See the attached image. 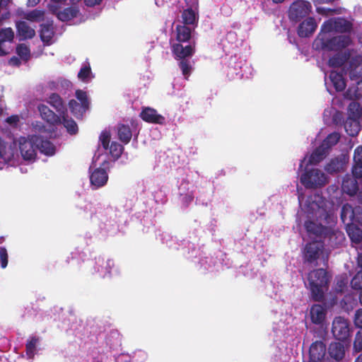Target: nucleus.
Returning a JSON list of instances; mask_svg holds the SVG:
<instances>
[{
	"mask_svg": "<svg viewBox=\"0 0 362 362\" xmlns=\"http://www.w3.org/2000/svg\"><path fill=\"white\" fill-rule=\"evenodd\" d=\"M48 103L56 109L59 115L64 112V107L63 105L62 99L58 94H51L48 98Z\"/></svg>",
	"mask_w": 362,
	"mask_h": 362,
	"instance_id": "ea45409f",
	"label": "nucleus"
},
{
	"mask_svg": "<svg viewBox=\"0 0 362 362\" xmlns=\"http://www.w3.org/2000/svg\"><path fill=\"white\" fill-rule=\"evenodd\" d=\"M362 214V206H358L354 208L349 204H344L341 211V218L343 223L354 224V216Z\"/></svg>",
	"mask_w": 362,
	"mask_h": 362,
	"instance_id": "a211bd4d",
	"label": "nucleus"
},
{
	"mask_svg": "<svg viewBox=\"0 0 362 362\" xmlns=\"http://www.w3.org/2000/svg\"><path fill=\"white\" fill-rule=\"evenodd\" d=\"M354 160L356 163H362V146H358L354 151Z\"/></svg>",
	"mask_w": 362,
	"mask_h": 362,
	"instance_id": "4d7b16f0",
	"label": "nucleus"
},
{
	"mask_svg": "<svg viewBox=\"0 0 362 362\" xmlns=\"http://www.w3.org/2000/svg\"><path fill=\"white\" fill-rule=\"evenodd\" d=\"M20 117L14 115L7 117L5 120L6 123L8 124L12 128H16L20 124Z\"/></svg>",
	"mask_w": 362,
	"mask_h": 362,
	"instance_id": "3c124183",
	"label": "nucleus"
},
{
	"mask_svg": "<svg viewBox=\"0 0 362 362\" xmlns=\"http://www.w3.org/2000/svg\"><path fill=\"white\" fill-rule=\"evenodd\" d=\"M253 68L245 60V64L243 65V68L241 70V73H243V78H250L253 75Z\"/></svg>",
	"mask_w": 362,
	"mask_h": 362,
	"instance_id": "5fc2aeb1",
	"label": "nucleus"
},
{
	"mask_svg": "<svg viewBox=\"0 0 362 362\" xmlns=\"http://www.w3.org/2000/svg\"><path fill=\"white\" fill-rule=\"evenodd\" d=\"M197 11L192 8H186L184 10L182 17L185 24L192 25L197 21Z\"/></svg>",
	"mask_w": 362,
	"mask_h": 362,
	"instance_id": "a19ab883",
	"label": "nucleus"
},
{
	"mask_svg": "<svg viewBox=\"0 0 362 362\" xmlns=\"http://www.w3.org/2000/svg\"><path fill=\"white\" fill-rule=\"evenodd\" d=\"M245 64V60L238 57L236 54L229 58L227 65V76L229 79L242 78L243 73L241 70Z\"/></svg>",
	"mask_w": 362,
	"mask_h": 362,
	"instance_id": "f3484780",
	"label": "nucleus"
},
{
	"mask_svg": "<svg viewBox=\"0 0 362 362\" xmlns=\"http://www.w3.org/2000/svg\"><path fill=\"white\" fill-rule=\"evenodd\" d=\"M329 279L327 272L323 269L311 271L308 275V288L313 300L320 301L324 298L327 289Z\"/></svg>",
	"mask_w": 362,
	"mask_h": 362,
	"instance_id": "6e6552de",
	"label": "nucleus"
},
{
	"mask_svg": "<svg viewBox=\"0 0 362 362\" xmlns=\"http://www.w3.org/2000/svg\"><path fill=\"white\" fill-rule=\"evenodd\" d=\"M354 349L357 352L362 351V331L358 332L356 334Z\"/></svg>",
	"mask_w": 362,
	"mask_h": 362,
	"instance_id": "864d4df0",
	"label": "nucleus"
},
{
	"mask_svg": "<svg viewBox=\"0 0 362 362\" xmlns=\"http://www.w3.org/2000/svg\"><path fill=\"white\" fill-rule=\"evenodd\" d=\"M8 265V253L4 247H0V267L5 269Z\"/></svg>",
	"mask_w": 362,
	"mask_h": 362,
	"instance_id": "8fccbe9b",
	"label": "nucleus"
},
{
	"mask_svg": "<svg viewBox=\"0 0 362 362\" xmlns=\"http://www.w3.org/2000/svg\"><path fill=\"white\" fill-rule=\"evenodd\" d=\"M328 153L329 152L327 150L320 145L310 155L309 163L310 164L316 165L322 161L328 155Z\"/></svg>",
	"mask_w": 362,
	"mask_h": 362,
	"instance_id": "e433bc0d",
	"label": "nucleus"
},
{
	"mask_svg": "<svg viewBox=\"0 0 362 362\" xmlns=\"http://www.w3.org/2000/svg\"><path fill=\"white\" fill-rule=\"evenodd\" d=\"M358 119L356 117H348L344 122V129L351 136H356L361 130Z\"/></svg>",
	"mask_w": 362,
	"mask_h": 362,
	"instance_id": "2f4dec72",
	"label": "nucleus"
},
{
	"mask_svg": "<svg viewBox=\"0 0 362 362\" xmlns=\"http://www.w3.org/2000/svg\"><path fill=\"white\" fill-rule=\"evenodd\" d=\"M354 324L356 327L362 328V308L356 310L354 317Z\"/></svg>",
	"mask_w": 362,
	"mask_h": 362,
	"instance_id": "13d9d810",
	"label": "nucleus"
},
{
	"mask_svg": "<svg viewBox=\"0 0 362 362\" xmlns=\"http://www.w3.org/2000/svg\"><path fill=\"white\" fill-rule=\"evenodd\" d=\"M354 96L356 98H360L362 97V78L357 81L354 91Z\"/></svg>",
	"mask_w": 362,
	"mask_h": 362,
	"instance_id": "052dcab7",
	"label": "nucleus"
},
{
	"mask_svg": "<svg viewBox=\"0 0 362 362\" xmlns=\"http://www.w3.org/2000/svg\"><path fill=\"white\" fill-rule=\"evenodd\" d=\"M351 23L343 18H331L324 22L321 31L313 42L315 49L339 50L351 43V37L347 35L334 36V33H343L349 31Z\"/></svg>",
	"mask_w": 362,
	"mask_h": 362,
	"instance_id": "f03ea898",
	"label": "nucleus"
},
{
	"mask_svg": "<svg viewBox=\"0 0 362 362\" xmlns=\"http://www.w3.org/2000/svg\"><path fill=\"white\" fill-rule=\"evenodd\" d=\"M341 189L344 193L349 196L355 195L358 189L356 178L346 175L343 179Z\"/></svg>",
	"mask_w": 362,
	"mask_h": 362,
	"instance_id": "bb28decb",
	"label": "nucleus"
},
{
	"mask_svg": "<svg viewBox=\"0 0 362 362\" xmlns=\"http://www.w3.org/2000/svg\"><path fill=\"white\" fill-rule=\"evenodd\" d=\"M49 9L54 13L59 20L68 22L76 18L79 14V10L76 6L64 8L63 11H57L55 6H50Z\"/></svg>",
	"mask_w": 362,
	"mask_h": 362,
	"instance_id": "6ab92c4d",
	"label": "nucleus"
},
{
	"mask_svg": "<svg viewBox=\"0 0 362 362\" xmlns=\"http://www.w3.org/2000/svg\"><path fill=\"white\" fill-rule=\"evenodd\" d=\"M333 112H334V107H329L325 109L323 113L324 119L327 123L331 122V119L333 115Z\"/></svg>",
	"mask_w": 362,
	"mask_h": 362,
	"instance_id": "bf43d9fd",
	"label": "nucleus"
},
{
	"mask_svg": "<svg viewBox=\"0 0 362 362\" xmlns=\"http://www.w3.org/2000/svg\"><path fill=\"white\" fill-rule=\"evenodd\" d=\"M309 315L313 324L322 325L325 320L327 310L324 306L315 304L311 306Z\"/></svg>",
	"mask_w": 362,
	"mask_h": 362,
	"instance_id": "5701e85b",
	"label": "nucleus"
},
{
	"mask_svg": "<svg viewBox=\"0 0 362 362\" xmlns=\"http://www.w3.org/2000/svg\"><path fill=\"white\" fill-rule=\"evenodd\" d=\"M83 209L85 211L90 212L92 221L98 223L101 230L110 234H114L117 231L118 226L115 220L116 213L112 207L100 209L93 215L91 213L93 209L91 203H86Z\"/></svg>",
	"mask_w": 362,
	"mask_h": 362,
	"instance_id": "39448f33",
	"label": "nucleus"
},
{
	"mask_svg": "<svg viewBox=\"0 0 362 362\" xmlns=\"http://www.w3.org/2000/svg\"><path fill=\"white\" fill-rule=\"evenodd\" d=\"M352 174L353 176L356 178H361L362 177V163H356L352 168Z\"/></svg>",
	"mask_w": 362,
	"mask_h": 362,
	"instance_id": "6e6d98bb",
	"label": "nucleus"
},
{
	"mask_svg": "<svg viewBox=\"0 0 362 362\" xmlns=\"http://www.w3.org/2000/svg\"><path fill=\"white\" fill-rule=\"evenodd\" d=\"M18 154L11 145L0 137V170L5 166H15L18 163Z\"/></svg>",
	"mask_w": 362,
	"mask_h": 362,
	"instance_id": "9d476101",
	"label": "nucleus"
},
{
	"mask_svg": "<svg viewBox=\"0 0 362 362\" xmlns=\"http://www.w3.org/2000/svg\"><path fill=\"white\" fill-rule=\"evenodd\" d=\"M9 64L13 66H18L20 64V61L18 57H13L9 60Z\"/></svg>",
	"mask_w": 362,
	"mask_h": 362,
	"instance_id": "0e129e2a",
	"label": "nucleus"
},
{
	"mask_svg": "<svg viewBox=\"0 0 362 362\" xmlns=\"http://www.w3.org/2000/svg\"><path fill=\"white\" fill-rule=\"evenodd\" d=\"M156 236L162 244L170 249L179 250L181 248L184 250V255H187L188 258L197 257L199 254V250L195 247L194 243L185 240L180 243L176 237L173 236L168 232L161 231L160 229H158L156 231Z\"/></svg>",
	"mask_w": 362,
	"mask_h": 362,
	"instance_id": "0eeeda50",
	"label": "nucleus"
},
{
	"mask_svg": "<svg viewBox=\"0 0 362 362\" xmlns=\"http://www.w3.org/2000/svg\"><path fill=\"white\" fill-rule=\"evenodd\" d=\"M357 262L358 266L361 268L360 271H362V253L358 254Z\"/></svg>",
	"mask_w": 362,
	"mask_h": 362,
	"instance_id": "338daca9",
	"label": "nucleus"
},
{
	"mask_svg": "<svg viewBox=\"0 0 362 362\" xmlns=\"http://www.w3.org/2000/svg\"><path fill=\"white\" fill-rule=\"evenodd\" d=\"M102 0H84V2L88 6H94L95 5L99 4Z\"/></svg>",
	"mask_w": 362,
	"mask_h": 362,
	"instance_id": "e2e57ef3",
	"label": "nucleus"
},
{
	"mask_svg": "<svg viewBox=\"0 0 362 362\" xmlns=\"http://www.w3.org/2000/svg\"><path fill=\"white\" fill-rule=\"evenodd\" d=\"M15 143L18 144L23 160L29 162L35 160L37 150L48 156H52L56 153L55 146L42 135L21 136Z\"/></svg>",
	"mask_w": 362,
	"mask_h": 362,
	"instance_id": "7ed1b4c3",
	"label": "nucleus"
},
{
	"mask_svg": "<svg viewBox=\"0 0 362 362\" xmlns=\"http://www.w3.org/2000/svg\"><path fill=\"white\" fill-rule=\"evenodd\" d=\"M187 4V8L198 10V0H185Z\"/></svg>",
	"mask_w": 362,
	"mask_h": 362,
	"instance_id": "680f3d73",
	"label": "nucleus"
},
{
	"mask_svg": "<svg viewBox=\"0 0 362 362\" xmlns=\"http://www.w3.org/2000/svg\"><path fill=\"white\" fill-rule=\"evenodd\" d=\"M16 52L21 59L27 62L30 56L28 47L24 44L19 45L16 48Z\"/></svg>",
	"mask_w": 362,
	"mask_h": 362,
	"instance_id": "49530a36",
	"label": "nucleus"
},
{
	"mask_svg": "<svg viewBox=\"0 0 362 362\" xmlns=\"http://www.w3.org/2000/svg\"><path fill=\"white\" fill-rule=\"evenodd\" d=\"M40 0H28V4L30 6H35Z\"/></svg>",
	"mask_w": 362,
	"mask_h": 362,
	"instance_id": "774afa93",
	"label": "nucleus"
},
{
	"mask_svg": "<svg viewBox=\"0 0 362 362\" xmlns=\"http://www.w3.org/2000/svg\"><path fill=\"white\" fill-rule=\"evenodd\" d=\"M346 159L344 157L335 158L329 160L325 166V170L329 174L337 173L344 170Z\"/></svg>",
	"mask_w": 362,
	"mask_h": 362,
	"instance_id": "a878e982",
	"label": "nucleus"
},
{
	"mask_svg": "<svg viewBox=\"0 0 362 362\" xmlns=\"http://www.w3.org/2000/svg\"><path fill=\"white\" fill-rule=\"evenodd\" d=\"M152 194L153 199L157 204H163L167 200L165 193L161 189H158V190L153 192Z\"/></svg>",
	"mask_w": 362,
	"mask_h": 362,
	"instance_id": "09e8293b",
	"label": "nucleus"
},
{
	"mask_svg": "<svg viewBox=\"0 0 362 362\" xmlns=\"http://www.w3.org/2000/svg\"><path fill=\"white\" fill-rule=\"evenodd\" d=\"M349 59V54L346 52H338L329 58L328 65L330 67H339L346 63Z\"/></svg>",
	"mask_w": 362,
	"mask_h": 362,
	"instance_id": "72a5a7b5",
	"label": "nucleus"
},
{
	"mask_svg": "<svg viewBox=\"0 0 362 362\" xmlns=\"http://www.w3.org/2000/svg\"><path fill=\"white\" fill-rule=\"evenodd\" d=\"M298 199L301 210L306 214L308 218L304 224L305 228L309 237L313 240L304 249L305 263L317 266L320 261L326 264L328 261V253L324 249L326 243L332 246L333 244L329 241L333 238L343 240L344 234L334 233L326 226L334 222V217L330 204L322 196L314 194L305 204L302 194L298 195Z\"/></svg>",
	"mask_w": 362,
	"mask_h": 362,
	"instance_id": "f257e3e1",
	"label": "nucleus"
},
{
	"mask_svg": "<svg viewBox=\"0 0 362 362\" xmlns=\"http://www.w3.org/2000/svg\"><path fill=\"white\" fill-rule=\"evenodd\" d=\"M119 139L124 144H127L132 136L130 127L128 125L120 124L117 129Z\"/></svg>",
	"mask_w": 362,
	"mask_h": 362,
	"instance_id": "58836bf2",
	"label": "nucleus"
},
{
	"mask_svg": "<svg viewBox=\"0 0 362 362\" xmlns=\"http://www.w3.org/2000/svg\"><path fill=\"white\" fill-rule=\"evenodd\" d=\"M16 28L21 40L30 39L35 34V30L25 21L18 22Z\"/></svg>",
	"mask_w": 362,
	"mask_h": 362,
	"instance_id": "cd10ccee",
	"label": "nucleus"
},
{
	"mask_svg": "<svg viewBox=\"0 0 362 362\" xmlns=\"http://www.w3.org/2000/svg\"><path fill=\"white\" fill-rule=\"evenodd\" d=\"M331 119V122L334 124H341L344 122V116L341 112L338 111L334 108V112Z\"/></svg>",
	"mask_w": 362,
	"mask_h": 362,
	"instance_id": "603ef678",
	"label": "nucleus"
},
{
	"mask_svg": "<svg viewBox=\"0 0 362 362\" xmlns=\"http://www.w3.org/2000/svg\"><path fill=\"white\" fill-rule=\"evenodd\" d=\"M40 338L35 336L30 337L25 345V356L28 359H33L38 352Z\"/></svg>",
	"mask_w": 362,
	"mask_h": 362,
	"instance_id": "7c9ffc66",
	"label": "nucleus"
},
{
	"mask_svg": "<svg viewBox=\"0 0 362 362\" xmlns=\"http://www.w3.org/2000/svg\"><path fill=\"white\" fill-rule=\"evenodd\" d=\"M239 44L238 36L235 32L230 30L221 39L220 45L223 52H230V50L238 47Z\"/></svg>",
	"mask_w": 362,
	"mask_h": 362,
	"instance_id": "412c9836",
	"label": "nucleus"
},
{
	"mask_svg": "<svg viewBox=\"0 0 362 362\" xmlns=\"http://www.w3.org/2000/svg\"><path fill=\"white\" fill-rule=\"evenodd\" d=\"M328 352L331 358L339 361L344 356V346L341 342H332L329 344Z\"/></svg>",
	"mask_w": 362,
	"mask_h": 362,
	"instance_id": "473e14b6",
	"label": "nucleus"
},
{
	"mask_svg": "<svg viewBox=\"0 0 362 362\" xmlns=\"http://www.w3.org/2000/svg\"><path fill=\"white\" fill-rule=\"evenodd\" d=\"M61 117V123L63 124L64 127L66 129L67 132L71 134H76L78 132V126L76 123V122L72 119L71 118H69L66 113L63 112L60 115Z\"/></svg>",
	"mask_w": 362,
	"mask_h": 362,
	"instance_id": "c9c22d12",
	"label": "nucleus"
},
{
	"mask_svg": "<svg viewBox=\"0 0 362 362\" xmlns=\"http://www.w3.org/2000/svg\"><path fill=\"white\" fill-rule=\"evenodd\" d=\"M95 77L90 68V63L88 60L83 62L81 69L78 73V78L83 83H88L90 82Z\"/></svg>",
	"mask_w": 362,
	"mask_h": 362,
	"instance_id": "c756f323",
	"label": "nucleus"
},
{
	"mask_svg": "<svg viewBox=\"0 0 362 362\" xmlns=\"http://www.w3.org/2000/svg\"><path fill=\"white\" fill-rule=\"evenodd\" d=\"M348 321L342 317H336L332 322V332L339 340H346L349 336Z\"/></svg>",
	"mask_w": 362,
	"mask_h": 362,
	"instance_id": "dca6fc26",
	"label": "nucleus"
},
{
	"mask_svg": "<svg viewBox=\"0 0 362 362\" xmlns=\"http://www.w3.org/2000/svg\"><path fill=\"white\" fill-rule=\"evenodd\" d=\"M94 269L103 278L111 277L114 274H117L118 271L115 269V263L112 259H108L105 261L102 257L95 258Z\"/></svg>",
	"mask_w": 362,
	"mask_h": 362,
	"instance_id": "2eb2a0df",
	"label": "nucleus"
},
{
	"mask_svg": "<svg viewBox=\"0 0 362 362\" xmlns=\"http://www.w3.org/2000/svg\"><path fill=\"white\" fill-rule=\"evenodd\" d=\"M76 97L80 103L71 100L69 103V106L72 114L76 118H79L81 117L83 113L88 110L89 101L86 92L81 90L76 91Z\"/></svg>",
	"mask_w": 362,
	"mask_h": 362,
	"instance_id": "9b49d317",
	"label": "nucleus"
},
{
	"mask_svg": "<svg viewBox=\"0 0 362 362\" xmlns=\"http://www.w3.org/2000/svg\"><path fill=\"white\" fill-rule=\"evenodd\" d=\"M140 117L143 120L149 123L163 124L165 122V117L151 107L143 108L140 113Z\"/></svg>",
	"mask_w": 362,
	"mask_h": 362,
	"instance_id": "4be33fe9",
	"label": "nucleus"
},
{
	"mask_svg": "<svg viewBox=\"0 0 362 362\" xmlns=\"http://www.w3.org/2000/svg\"><path fill=\"white\" fill-rule=\"evenodd\" d=\"M199 264L201 267L206 271L214 272L215 270H218L219 265L212 262L211 257H204V259H201L199 261Z\"/></svg>",
	"mask_w": 362,
	"mask_h": 362,
	"instance_id": "37998d69",
	"label": "nucleus"
},
{
	"mask_svg": "<svg viewBox=\"0 0 362 362\" xmlns=\"http://www.w3.org/2000/svg\"><path fill=\"white\" fill-rule=\"evenodd\" d=\"M340 139V134L338 132H332L327 135L323 140L321 146L329 152L331 148L335 146Z\"/></svg>",
	"mask_w": 362,
	"mask_h": 362,
	"instance_id": "4c0bfd02",
	"label": "nucleus"
},
{
	"mask_svg": "<svg viewBox=\"0 0 362 362\" xmlns=\"http://www.w3.org/2000/svg\"><path fill=\"white\" fill-rule=\"evenodd\" d=\"M176 30L177 42L173 44L172 50L175 57L181 59L179 66L185 78L187 79L191 73L192 66L189 59L185 58L190 57L193 53V48L188 42L191 37V30L185 25H177Z\"/></svg>",
	"mask_w": 362,
	"mask_h": 362,
	"instance_id": "20e7f679",
	"label": "nucleus"
},
{
	"mask_svg": "<svg viewBox=\"0 0 362 362\" xmlns=\"http://www.w3.org/2000/svg\"><path fill=\"white\" fill-rule=\"evenodd\" d=\"M300 180L307 189H317L327 183L328 176L321 169L307 167L300 175Z\"/></svg>",
	"mask_w": 362,
	"mask_h": 362,
	"instance_id": "1a4fd4ad",
	"label": "nucleus"
},
{
	"mask_svg": "<svg viewBox=\"0 0 362 362\" xmlns=\"http://www.w3.org/2000/svg\"><path fill=\"white\" fill-rule=\"evenodd\" d=\"M101 151L100 147H99L98 153L94 155L92 164L90 166V170L95 168L90 175L91 187L95 189L105 185L108 180V175L105 170L108 165L107 156L106 153L103 154Z\"/></svg>",
	"mask_w": 362,
	"mask_h": 362,
	"instance_id": "423d86ee",
	"label": "nucleus"
},
{
	"mask_svg": "<svg viewBox=\"0 0 362 362\" xmlns=\"http://www.w3.org/2000/svg\"><path fill=\"white\" fill-rule=\"evenodd\" d=\"M110 140V132L107 130L103 131L99 136V144L102 146L103 151L105 153L108 151L114 159H117L123 151V146L117 142L112 141L109 147Z\"/></svg>",
	"mask_w": 362,
	"mask_h": 362,
	"instance_id": "4468645a",
	"label": "nucleus"
},
{
	"mask_svg": "<svg viewBox=\"0 0 362 362\" xmlns=\"http://www.w3.org/2000/svg\"><path fill=\"white\" fill-rule=\"evenodd\" d=\"M41 117L49 124L54 126L61 123L60 115H57L47 105L40 104L37 107Z\"/></svg>",
	"mask_w": 362,
	"mask_h": 362,
	"instance_id": "b1692460",
	"label": "nucleus"
},
{
	"mask_svg": "<svg viewBox=\"0 0 362 362\" xmlns=\"http://www.w3.org/2000/svg\"><path fill=\"white\" fill-rule=\"evenodd\" d=\"M354 222L362 226V214H356V216H354Z\"/></svg>",
	"mask_w": 362,
	"mask_h": 362,
	"instance_id": "69168bd1",
	"label": "nucleus"
},
{
	"mask_svg": "<svg viewBox=\"0 0 362 362\" xmlns=\"http://www.w3.org/2000/svg\"><path fill=\"white\" fill-rule=\"evenodd\" d=\"M351 286L354 289H362V271H358L353 277L351 281Z\"/></svg>",
	"mask_w": 362,
	"mask_h": 362,
	"instance_id": "de8ad7c7",
	"label": "nucleus"
},
{
	"mask_svg": "<svg viewBox=\"0 0 362 362\" xmlns=\"http://www.w3.org/2000/svg\"><path fill=\"white\" fill-rule=\"evenodd\" d=\"M53 36L54 29L52 23H47L46 24L41 25L40 37L45 43L47 45L51 44Z\"/></svg>",
	"mask_w": 362,
	"mask_h": 362,
	"instance_id": "f704fd0d",
	"label": "nucleus"
},
{
	"mask_svg": "<svg viewBox=\"0 0 362 362\" xmlns=\"http://www.w3.org/2000/svg\"><path fill=\"white\" fill-rule=\"evenodd\" d=\"M312 10L311 4L305 0H297L290 6L288 16L291 20L298 21L308 16Z\"/></svg>",
	"mask_w": 362,
	"mask_h": 362,
	"instance_id": "f8f14e48",
	"label": "nucleus"
},
{
	"mask_svg": "<svg viewBox=\"0 0 362 362\" xmlns=\"http://www.w3.org/2000/svg\"><path fill=\"white\" fill-rule=\"evenodd\" d=\"M326 354L325 344L320 341L313 342L309 350L310 361L309 362H319L322 361Z\"/></svg>",
	"mask_w": 362,
	"mask_h": 362,
	"instance_id": "aec40b11",
	"label": "nucleus"
},
{
	"mask_svg": "<svg viewBox=\"0 0 362 362\" xmlns=\"http://www.w3.org/2000/svg\"><path fill=\"white\" fill-rule=\"evenodd\" d=\"M189 183L182 182L178 188L180 201L185 206H187L190 202H192L194 198L192 192L189 190Z\"/></svg>",
	"mask_w": 362,
	"mask_h": 362,
	"instance_id": "c85d7f7f",
	"label": "nucleus"
},
{
	"mask_svg": "<svg viewBox=\"0 0 362 362\" xmlns=\"http://www.w3.org/2000/svg\"><path fill=\"white\" fill-rule=\"evenodd\" d=\"M317 28V23L313 18H308L298 26V34L301 37H306L312 35Z\"/></svg>",
	"mask_w": 362,
	"mask_h": 362,
	"instance_id": "393cba45",
	"label": "nucleus"
},
{
	"mask_svg": "<svg viewBox=\"0 0 362 362\" xmlns=\"http://www.w3.org/2000/svg\"><path fill=\"white\" fill-rule=\"evenodd\" d=\"M325 85L327 90L332 95L335 92L342 91L345 87V81L341 74L332 71L329 75L325 73Z\"/></svg>",
	"mask_w": 362,
	"mask_h": 362,
	"instance_id": "ddd939ff",
	"label": "nucleus"
},
{
	"mask_svg": "<svg viewBox=\"0 0 362 362\" xmlns=\"http://www.w3.org/2000/svg\"><path fill=\"white\" fill-rule=\"evenodd\" d=\"M45 12L41 10L35 9L25 14V18L30 21H40L43 20Z\"/></svg>",
	"mask_w": 362,
	"mask_h": 362,
	"instance_id": "a18cd8bd",
	"label": "nucleus"
},
{
	"mask_svg": "<svg viewBox=\"0 0 362 362\" xmlns=\"http://www.w3.org/2000/svg\"><path fill=\"white\" fill-rule=\"evenodd\" d=\"M349 117L359 118L362 114V108L356 102L350 103L348 107Z\"/></svg>",
	"mask_w": 362,
	"mask_h": 362,
	"instance_id": "c03bdc74",
	"label": "nucleus"
},
{
	"mask_svg": "<svg viewBox=\"0 0 362 362\" xmlns=\"http://www.w3.org/2000/svg\"><path fill=\"white\" fill-rule=\"evenodd\" d=\"M14 37V33L11 28H6L0 30V42L1 47H4L6 42H11Z\"/></svg>",
	"mask_w": 362,
	"mask_h": 362,
	"instance_id": "79ce46f5",
	"label": "nucleus"
}]
</instances>
